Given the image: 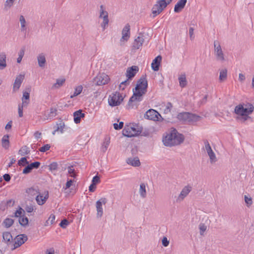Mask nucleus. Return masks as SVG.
Wrapping results in <instances>:
<instances>
[{"label":"nucleus","mask_w":254,"mask_h":254,"mask_svg":"<svg viewBox=\"0 0 254 254\" xmlns=\"http://www.w3.org/2000/svg\"><path fill=\"white\" fill-rule=\"evenodd\" d=\"M144 117L148 120L152 121H159V117L161 118L160 114L154 109L148 110L144 115Z\"/></svg>","instance_id":"nucleus-11"},{"label":"nucleus","mask_w":254,"mask_h":254,"mask_svg":"<svg viewBox=\"0 0 254 254\" xmlns=\"http://www.w3.org/2000/svg\"><path fill=\"white\" fill-rule=\"evenodd\" d=\"M3 240L6 243H11L12 240V236L10 232H5L2 234Z\"/></svg>","instance_id":"nucleus-33"},{"label":"nucleus","mask_w":254,"mask_h":254,"mask_svg":"<svg viewBox=\"0 0 254 254\" xmlns=\"http://www.w3.org/2000/svg\"><path fill=\"white\" fill-rule=\"evenodd\" d=\"M55 220V216L54 214H51L50 217H49L48 220L46 221L45 225H48L49 224V222L51 225L53 224V223L54 222Z\"/></svg>","instance_id":"nucleus-52"},{"label":"nucleus","mask_w":254,"mask_h":254,"mask_svg":"<svg viewBox=\"0 0 254 254\" xmlns=\"http://www.w3.org/2000/svg\"><path fill=\"white\" fill-rule=\"evenodd\" d=\"M177 118L186 124H191L199 121L201 119V117L189 112H182L178 115Z\"/></svg>","instance_id":"nucleus-4"},{"label":"nucleus","mask_w":254,"mask_h":254,"mask_svg":"<svg viewBox=\"0 0 254 254\" xmlns=\"http://www.w3.org/2000/svg\"><path fill=\"white\" fill-rule=\"evenodd\" d=\"M110 80L109 76L104 73H99L94 79L93 82L97 85H105Z\"/></svg>","instance_id":"nucleus-6"},{"label":"nucleus","mask_w":254,"mask_h":254,"mask_svg":"<svg viewBox=\"0 0 254 254\" xmlns=\"http://www.w3.org/2000/svg\"><path fill=\"white\" fill-rule=\"evenodd\" d=\"M37 60L39 66L41 67H44L45 65L46 61L43 54H40L37 57Z\"/></svg>","instance_id":"nucleus-27"},{"label":"nucleus","mask_w":254,"mask_h":254,"mask_svg":"<svg viewBox=\"0 0 254 254\" xmlns=\"http://www.w3.org/2000/svg\"><path fill=\"white\" fill-rule=\"evenodd\" d=\"M178 79L179 81L180 85L181 87H185L187 85V81L185 74L182 75L179 77Z\"/></svg>","instance_id":"nucleus-35"},{"label":"nucleus","mask_w":254,"mask_h":254,"mask_svg":"<svg viewBox=\"0 0 254 254\" xmlns=\"http://www.w3.org/2000/svg\"><path fill=\"white\" fill-rule=\"evenodd\" d=\"M214 53L217 61L223 62L225 60L224 55L219 41L214 42Z\"/></svg>","instance_id":"nucleus-8"},{"label":"nucleus","mask_w":254,"mask_h":254,"mask_svg":"<svg viewBox=\"0 0 254 254\" xmlns=\"http://www.w3.org/2000/svg\"><path fill=\"white\" fill-rule=\"evenodd\" d=\"M15 201L12 199H9L6 201V205L7 206L11 207L13 206Z\"/></svg>","instance_id":"nucleus-64"},{"label":"nucleus","mask_w":254,"mask_h":254,"mask_svg":"<svg viewBox=\"0 0 254 254\" xmlns=\"http://www.w3.org/2000/svg\"><path fill=\"white\" fill-rule=\"evenodd\" d=\"M110 143V137H106L104 139V141L103 143L101 150L102 152H105L108 149V147Z\"/></svg>","instance_id":"nucleus-28"},{"label":"nucleus","mask_w":254,"mask_h":254,"mask_svg":"<svg viewBox=\"0 0 254 254\" xmlns=\"http://www.w3.org/2000/svg\"><path fill=\"white\" fill-rule=\"evenodd\" d=\"M26 192L31 196H34L39 193L38 189V187H31L28 188L26 190Z\"/></svg>","instance_id":"nucleus-30"},{"label":"nucleus","mask_w":254,"mask_h":254,"mask_svg":"<svg viewBox=\"0 0 254 254\" xmlns=\"http://www.w3.org/2000/svg\"><path fill=\"white\" fill-rule=\"evenodd\" d=\"M40 162L38 161H35L29 164L31 169L33 170L34 169H38L39 168L40 166Z\"/></svg>","instance_id":"nucleus-55"},{"label":"nucleus","mask_w":254,"mask_h":254,"mask_svg":"<svg viewBox=\"0 0 254 254\" xmlns=\"http://www.w3.org/2000/svg\"><path fill=\"white\" fill-rule=\"evenodd\" d=\"M187 2V0H179L175 5V12L179 13L181 12L185 7Z\"/></svg>","instance_id":"nucleus-22"},{"label":"nucleus","mask_w":254,"mask_h":254,"mask_svg":"<svg viewBox=\"0 0 254 254\" xmlns=\"http://www.w3.org/2000/svg\"><path fill=\"white\" fill-rule=\"evenodd\" d=\"M27 240V236L25 234H20L16 236L14 239V247L11 249L12 250H14V249L21 246L25 242H26Z\"/></svg>","instance_id":"nucleus-10"},{"label":"nucleus","mask_w":254,"mask_h":254,"mask_svg":"<svg viewBox=\"0 0 254 254\" xmlns=\"http://www.w3.org/2000/svg\"><path fill=\"white\" fill-rule=\"evenodd\" d=\"M166 7L163 3L158 0L157 3L154 4L152 8L153 17H154L160 14Z\"/></svg>","instance_id":"nucleus-13"},{"label":"nucleus","mask_w":254,"mask_h":254,"mask_svg":"<svg viewBox=\"0 0 254 254\" xmlns=\"http://www.w3.org/2000/svg\"><path fill=\"white\" fill-rule=\"evenodd\" d=\"M124 124V122H120L119 124L117 123H114L113 124L114 128L116 130H120L123 127Z\"/></svg>","instance_id":"nucleus-54"},{"label":"nucleus","mask_w":254,"mask_h":254,"mask_svg":"<svg viewBox=\"0 0 254 254\" xmlns=\"http://www.w3.org/2000/svg\"><path fill=\"white\" fill-rule=\"evenodd\" d=\"M139 68L137 66L132 65L128 67L126 73V76L132 80V78L135 76L136 73L138 71Z\"/></svg>","instance_id":"nucleus-17"},{"label":"nucleus","mask_w":254,"mask_h":254,"mask_svg":"<svg viewBox=\"0 0 254 254\" xmlns=\"http://www.w3.org/2000/svg\"><path fill=\"white\" fill-rule=\"evenodd\" d=\"M129 80H131L130 79H128V78H127L125 81H122L119 85L120 89L122 90H124L126 88V86H127V85H128L129 84V83H130Z\"/></svg>","instance_id":"nucleus-43"},{"label":"nucleus","mask_w":254,"mask_h":254,"mask_svg":"<svg viewBox=\"0 0 254 254\" xmlns=\"http://www.w3.org/2000/svg\"><path fill=\"white\" fill-rule=\"evenodd\" d=\"M3 178L4 181H6V182H9L11 179V176L9 174H5L3 176Z\"/></svg>","instance_id":"nucleus-63"},{"label":"nucleus","mask_w":254,"mask_h":254,"mask_svg":"<svg viewBox=\"0 0 254 254\" xmlns=\"http://www.w3.org/2000/svg\"><path fill=\"white\" fill-rule=\"evenodd\" d=\"M162 60V57L160 55L157 56L152 61L151 67L154 71H157L159 69V66Z\"/></svg>","instance_id":"nucleus-21"},{"label":"nucleus","mask_w":254,"mask_h":254,"mask_svg":"<svg viewBox=\"0 0 254 254\" xmlns=\"http://www.w3.org/2000/svg\"><path fill=\"white\" fill-rule=\"evenodd\" d=\"M85 114L83 113L81 110H77L73 113L74 122L75 124H79L81 119L85 117Z\"/></svg>","instance_id":"nucleus-23"},{"label":"nucleus","mask_w":254,"mask_h":254,"mask_svg":"<svg viewBox=\"0 0 254 254\" xmlns=\"http://www.w3.org/2000/svg\"><path fill=\"white\" fill-rule=\"evenodd\" d=\"M128 164L134 167H138L140 165V162L138 157L128 158L127 161Z\"/></svg>","instance_id":"nucleus-25"},{"label":"nucleus","mask_w":254,"mask_h":254,"mask_svg":"<svg viewBox=\"0 0 254 254\" xmlns=\"http://www.w3.org/2000/svg\"><path fill=\"white\" fill-rule=\"evenodd\" d=\"M254 106L251 103H247L245 104V107H244V119L246 120L249 117V115L251 114L254 111Z\"/></svg>","instance_id":"nucleus-18"},{"label":"nucleus","mask_w":254,"mask_h":254,"mask_svg":"<svg viewBox=\"0 0 254 254\" xmlns=\"http://www.w3.org/2000/svg\"><path fill=\"white\" fill-rule=\"evenodd\" d=\"M67 169L68 173L70 174V176L75 178L76 175L75 174V170L73 169V166H68Z\"/></svg>","instance_id":"nucleus-50"},{"label":"nucleus","mask_w":254,"mask_h":254,"mask_svg":"<svg viewBox=\"0 0 254 254\" xmlns=\"http://www.w3.org/2000/svg\"><path fill=\"white\" fill-rule=\"evenodd\" d=\"M14 223V220L12 219L7 218L5 219L3 222V224L6 228H9Z\"/></svg>","instance_id":"nucleus-40"},{"label":"nucleus","mask_w":254,"mask_h":254,"mask_svg":"<svg viewBox=\"0 0 254 254\" xmlns=\"http://www.w3.org/2000/svg\"><path fill=\"white\" fill-rule=\"evenodd\" d=\"M245 201L248 206L252 205L253 203L252 198L248 197L247 195H245Z\"/></svg>","instance_id":"nucleus-58"},{"label":"nucleus","mask_w":254,"mask_h":254,"mask_svg":"<svg viewBox=\"0 0 254 254\" xmlns=\"http://www.w3.org/2000/svg\"><path fill=\"white\" fill-rule=\"evenodd\" d=\"M148 82L146 79V75H142L137 80L136 86L133 89V95L129 98L127 107L130 108L133 102L137 101L140 102L142 100V96L147 92Z\"/></svg>","instance_id":"nucleus-1"},{"label":"nucleus","mask_w":254,"mask_h":254,"mask_svg":"<svg viewBox=\"0 0 254 254\" xmlns=\"http://www.w3.org/2000/svg\"><path fill=\"white\" fill-rule=\"evenodd\" d=\"M191 190L192 187L188 185L185 186L182 189L180 195L177 198L176 202H179L182 201L188 195V194L191 191Z\"/></svg>","instance_id":"nucleus-15"},{"label":"nucleus","mask_w":254,"mask_h":254,"mask_svg":"<svg viewBox=\"0 0 254 254\" xmlns=\"http://www.w3.org/2000/svg\"><path fill=\"white\" fill-rule=\"evenodd\" d=\"M82 89L83 87L82 85H79L76 87L73 94L70 96V98L72 99L73 97L80 94L82 92Z\"/></svg>","instance_id":"nucleus-38"},{"label":"nucleus","mask_w":254,"mask_h":254,"mask_svg":"<svg viewBox=\"0 0 254 254\" xmlns=\"http://www.w3.org/2000/svg\"><path fill=\"white\" fill-rule=\"evenodd\" d=\"M6 56L5 53H0V70L4 69L7 66L6 64Z\"/></svg>","instance_id":"nucleus-24"},{"label":"nucleus","mask_w":254,"mask_h":254,"mask_svg":"<svg viewBox=\"0 0 254 254\" xmlns=\"http://www.w3.org/2000/svg\"><path fill=\"white\" fill-rule=\"evenodd\" d=\"M204 144L205 149L210 158V163L211 164L215 163L217 161L216 155L214 152L212 150L211 147L209 144V143L207 140H205L204 141Z\"/></svg>","instance_id":"nucleus-14"},{"label":"nucleus","mask_w":254,"mask_h":254,"mask_svg":"<svg viewBox=\"0 0 254 254\" xmlns=\"http://www.w3.org/2000/svg\"><path fill=\"white\" fill-rule=\"evenodd\" d=\"M18 221L21 226L26 227L28 225L29 220L26 216L23 215L21 217H20Z\"/></svg>","instance_id":"nucleus-31"},{"label":"nucleus","mask_w":254,"mask_h":254,"mask_svg":"<svg viewBox=\"0 0 254 254\" xmlns=\"http://www.w3.org/2000/svg\"><path fill=\"white\" fill-rule=\"evenodd\" d=\"M25 211L24 209H23L21 207H19V209L16 210L14 212V216L15 217H21L23 215L22 213H24Z\"/></svg>","instance_id":"nucleus-45"},{"label":"nucleus","mask_w":254,"mask_h":254,"mask_svg":"<svg viewBox=\"0 0 254 254\" xmlns=\"http://www.w3.org/2000/svg\"><path fill=\"white\" fill-rule=\"evenodd\" d=\"M27 105H26V104H22V103L19 104L18 105V116L19 117H23V107L25 106H26Z\"/></svg>","instance_id":"nucleus-47"},{"label":"nucleus","mask_w":254,"mask_h":254,"mask_svg":"<svg viewBox=\"0 0 254 254\" xmlns=\"http://www.w3.org/2000/svg\"><path fill=\"white\" fill-rule=\"evenodd\" d=\"M100 182V177L98 175H96L93 178L91 183L97 185V184L99 183Z\"/></svg>","instance_id":"nucleus-60"},{"label":"nucleus","mask_w":254,"mask_h":254,"mask_svg":"<svg viewBox=\"0 0 254 254\" xmlns=\"http://www.w3.org/2000/svg\"><path fill=\"white\" fill-rule=\"evenodd\" d=\"M122 94L119 92H115L109 96L108 103L111 107L119 106L123 101Z\"/></svg>","instance_id":"nucleus-5"},{"label":"nucleus","mask_w":254,"mask_h":254,"mask_svg":"<svg viewBox=\"0 0 254 254\" xmlns=\"http://www.w3.org/2000/svg\"><path fill=\"white\" fill-rule=\"evenodd\" d=\"M69 224V221L67 220V219L64 218L63 219L61 222H60L59 225L62 228H65Z\"/></svg>","instance_id":"nucleus-48"},{"label":"nucleus","mask_w":254,"mask_h":254,"mask_svg":"<svg viewBox=\"0 0 254 254\" xmlns=\"http://www.w3.org/2000/svg\"><path fill=\"white\" fill-rule=\"evenodd\" d=\"M206 226L203 224V223H200L199 226V228L200 229V234L201 235H203V233L204 231H206Z\"/></svg>","instance_id":"nucleus-57"},{"label":"nucleus","mask_w":254,"mask_h":254,"mask_svg":"<svg viewBox=\"0 0 254 254\" xmlns=\"http://www.w3.org/2000/svg\"><path fill=\"white\" fill-rule=\"evenodd\" d=\"M243 111L244 106L243 105L240 104L235 107L234 113L238 115L243 117V116H244Z\"/></svg>","instance_id":"nucleus-29"},{"label":"nucleus","mask_w":254,"mask_h":254,"mask_svg":"<svg viewBox=\"0 0 254 254\" xmlns=\"http://www.w3.org/2000/svg\"><path fill=\"white\" fill-rule=\"evenodd\" d=\"M9 135L8 134L4 135L1 139V145L3 148L5 149H8L9 147Z\"/></svg>","instance_id":"nucleus-26"},{"label":"nucleus","mask_w":254,"mask_h":254,"mask_svg":"<svg viewBox=\"0 0 254 254\" xmlns=\"http://www.w3.org/2000/svg\"><path fill=\"white\" fill-rule=\"evenodd\" d=\"M31 87L28 86L26 87L25 91L23 92L22 97V104L28 105L29 102L30 93L31 92Z\"/></svg>","instance_id":"nucleus-19"},{"label":"nucleus","mask_w":254,"mask_h":254,"mask_svg":"<svg viewBox=\"0 0 254 254\" xmlns=\"http://www.w3.org/2000/svg\"><path fill=\"white\" fill-rule=\"evenodd\" d=\"M28 158V157H22L20 160L18 161V165L20 166H25L29 163V162L27 161Z\"/></svg>","instance_id":"nucleus-41"},{"label":"nucleus","mask_w":254,"mask_h":254,"mask_svg":"<svg viewBox=\"0 0 254 254\" xmlns=\"http://www.w3.org/2000/svg\"><path fill=\"white\" fill-rule=\"evenodd\" d=\"M122 37L120 39V43L123 41H127L130 37V25L129 24H127L124 27L122 32Z\"/></svg>","instance_id":"nucleus-16"},{"label":"nucleus","mask_w":254,"mask_h":254,"mask_svg":"<svg viewBox=\"0 0 254 254\" xmlns=\"http://www.w3.org/2000/svg\"><path fill=\"white\" fill-rule=\"evenodd\" d=\"M24 75L19 74L16 77L15 79L13 86V91L15 92L17 90H18L24 80Z\"/></svg>","instance_id":"nucleus-20"},{"label":"nucleus","mask_w":254,"mask_h":254,"mask_svg":"<svg viewBox=\"0 0 254 254\" xmlns=\"http://www.w3.org/2000/svg\"><path fill=\"white\" fill-rule=\"evenodd\" d=\"M227 77V70L226 68L222 69L220 71L219 79L220 82H222L226 79Z\"/></svg>","instance_id":"nucleus-34"},{"label":"nucleus","mask_w":254,"mask_h":254,"mask_svg":"<svg viewBox=\"0 0 254 254\" xmlns=\"http://www.w3.org/2000/svg\"><path fill=\"white\" fill-rule=\"evenodd\" d=\"M73 180H69L68 179L67 180V182L65 184V188H64L65 190H66L67 189H69L70 188V187L72 185V184H73Z\"/></svg>","instance_id":"nucleus-59"},{"label":"nucleus","mask_w":254,"mask_h":254,"mask_svg":"<svg viewBox=\"0 0 254 254\" xmlns=\"http://www.w3.org/2000/svg\"><path fill=\"white\" fill-rule=\"evenodd\" d=\"M39 196H36V200L38 204H39V205H42L46 202L47 199L49 197L48 191H47V194L44 196V198L42 200H40Z\"/></svg>","instance_id":"nucleus-37"},{"label":"nucleus","mask_w":254,"mask_h":254,"mask_svg":"<svg viewBox=\"0 0 254 254\" xmlns=\"http://www.w3.org/2000/svg\"><path fill=\"white\" fill-rule=\"evenodd\" d=\"M184 139V135L179 133L176 128H173L163 139V142L166 146H173L183 143Z\"/></svg>","instance_id":"nucleus-2"},{"label":"nucleus","mask_w":254,"mask_h":254,"mask_svg":"<svg viewBox=\"0 0 254 254\" xmlns=\"http://www.w3.org/2000/svg\"><path fill=\"white\" fill-rule=\"evenodd\" d=\"M144 41V39L143 38V34L139 33V36L134 40L132 43V51H134L135 52L136 50L139 49L141 47H142Z\"/></svg>","instance_id":"nucleus-12"},{"label":"nucleus","mask_w":254,"mask_h":254,"mask_svg":"<svg viewBox=\"0 0 254 254\" xmlns=\"http://www.w3.org/2000/svg\"><path fill=\"white\" fill-rule=\"evenodd\" d=\"M142 127L138 124L126 125L122 130L123 135L127 137L137 136L141 134Z\"/></svg>","instance_id":"nucleus-3"},{"label":"nucleus","mask_w":254,"mask_h":254,"mask_svg":"<svg viewBox=\"0 0 254 254\" xmlns=\"http://www.w3.org/2000/svg\"><path fill=\"white\" fill-rule=\"evenodd\" d=\"M50 145L49 144H46L40 148L39 151L41 152H45L46 151L49 150L50 148Z\"/></svg>","instance_id":"nucleus-56"},{"label":"nucleus","mask_w":254,"mask_h":254,"mask_svg":"<svg viewBox=\"0 0 254 254\" xmlns=\"http://www.w3.org/2000/svg\"><path fill=\"white\" fill-rule=\"evenodd\" d=\"M29 153V148L27 146H22L18 151V153L22 156L28 154Z\"/></svg>","instance_id":"nucleus-39"},{"label":"nucleus","mask_w":254,"mask_h":254,"mask_svg":"<svg viewBox=\"0 0 254 254\" xmlns=\"http://www.w3.org/2000/svg\"><path fill=\"white\" fill-rule=\"evenodd\" d=\"M139 193L142 198H145L146 196L145 185L144 183H141L140 185Z\"/></svg>","instance_id":"nucleus-36"},{"label":"nucleus","mask_w":254,"mask_h":254,"mask_svg":"<svg viewBox=\"0 0 254 254\" xmlns=\"http://www.w3.org/2000/svg\"><path fill=\"white\" fill-rule=\"evenodd\" d=\"M65 125L64 122L62 121L60 122L59 124H57L56 127H55V129L52 132V134L54 135L55 132L58 131H60L61 133L63 132V128H64Z\"/></svg>","instance_id":"nucleus-32"},{"label":"nucleus","mask_w":254,"mask_h":254,"mask_svg":"<svg viewBox=\"0 0 254 254\" xmlns=\"http://www.w3.org/2000/svg\"><path fill=\"white\" fill-rule=\"evenodd\" d=\"M25 210L28 213L32 212L34 210V205L32 203H30L29 204H26L25 207Z\"/></svg>","instance_id":"nucleus-53"},{"label":"nucleus","mask_w":254,"mask_h":254,"mask_svg":"<svg viewBox=\"0 0 254 254\" xmlns=\"http://www.w3.org/2000/svg\"><path fill=\"white\" fill-rule=\"evenodd\" d=\"M65 80L64 78L63 79H57L56 80V83L54 84L53 85V88H59L61 86L63 85V84L64 83Z\"/></svg>","instance_id":"nucleus-42"},{"label":"nucleus","mask_w":254,"mask_h":254,"mask_svg":"<svg viewBox=\"0 0 254 254\" xmlns=\"http://www.w3.org/2000/svg\"><path fill=\"white\" fill-rule=\"evenodd\" d=\"M57 108H51L50 112L47 116L48 119H52L55 117L57 115Z\"/></svg>","instance_id":"nucleus-44"},{"label":"nucleus","mask_w":254,"mask_h":254,"mask_svg":"<svg viewBox=\"0 0 254 254\" xmlns=\"http://www.w3.org/2000/svg\"><path fill=\"white\" fill-rule=\"evenodd\" d=\"M96 189V185L91 183L89 187V190L90 192H94Z\"/></svg>","instance_id":"nucleus-62"},{"label":"nucleus","mask_w":254,"mask_h":254,"mask_svg":"<svg viewBox=\"0 0 254 254\" xmlns=\"http://www.w3.org/2000/svg\"><path fill=\"white\" fill-rule=\"evenodd\" d=\"M15 0H6L4 3V9H7L10 8L13 4Z\"/></svg>","instance_id":"nucleus-46"},{"label":"nucleus","mask_w":254,"mask_h":254,"mask_svg":"<svg viewBox=\"0 0 254 254\" xmlns=\"http://www.w3.org/2000/svg\"><path fill=\"white\" fill-rule=\"evenodd\" d=\"M162 244L164 247H167L169 244V241L166 237H164L162 240Z\"/></svg>","instance_id":"nucleus-61"},{"label":"nucleus","mask_w":254,"mask_h":254,"mask_svg":"<svg viewBox=\"0 0 254 254\" xmlns=\"http://www.w3.org/2000/svg\"><path fill=\"white\" fill-rule=\"evenodd\" d=\"M100 18L103 19V22L101 24V27L105 29L109 23L108 13L105 10V8L103 5L100 6Z\"/></svg>","instance_id":"nucleus-7"},{"label":"nucleus","mask_w":254,"mask_h":254,"mask_svg":"<svg viewBox=\"0 0 254 254\" xmlns=\"http://www.w3.org/2000/svg\"><path fill=\"white\" fill-rule=\"evenodd\" d=\"M58 163L56 162H53L51 163L49 166V169L51 171L57 170L58 169Z\"/></svg>","instance_id":"nucleus-49"},{"label":"nucleus","mask_w":254,"mask_h":254,"mask_svg":"<svg viewBox=\"0 0 254 254\" xmlns=\"http://www.w3.org/2000/svg\"><path fill=\"white\" fill-rule=\"evenodd\" d=\"M107 202V199L105 197H102L96 202V207L97 210V217L101 218L103 214V204H106Z\"/></svg>","instance_id":"nucleus-9"},{"label":"nucleus","mask_w":254,"mask_h":254,"mask_svg":"<svg viewBox=\"0 0 254 254\" xmlns=\"http://www.w3.org/2000/svg\"><path fill=\"white\" fill-rule=\"evenodd\" d=\"M32 169H31V167H30L29 163H28L26 166H25V167L23 169L22 173L24 174H27L30 173L32 171Z\"/></svg>","instance_id":"nucleus-51"}]
</instances>
